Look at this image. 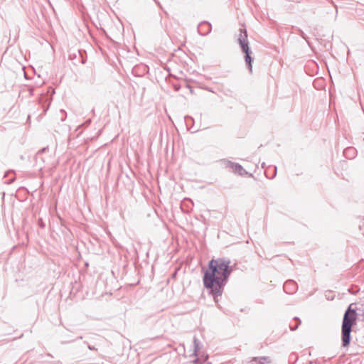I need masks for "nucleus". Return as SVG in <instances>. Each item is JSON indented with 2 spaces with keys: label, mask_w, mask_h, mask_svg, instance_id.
<instances>
[{
  "label": "nucleus",
  "mask_w": 364,
  "mask_h": 364,
  "mask_svg": "<svg viewBox=\"0 0 364 364\" xmlns=\"http://www.w3.org/2000/svg\"><path fill=\"white\" fill-rule=\"evenodd\" d=\"M88 348H89L90 350H95V348L94 346H90V345H89V346H88Z\"/></svg>",
  "instance_id": "f8f14e48"
},
{
  "label": "nucleus",
  "mask_w": 364,
  "mask_h": 364,
  "mask_svg": "<svg viewBox=\"0 0 364 364\" xmlns=\"http://www.w3.org/2000/svg\"><path fill=\"white\" fill-rule=\"evenodd\" d=\"M309 364H316V363H314V362H312V361H311V362L309 363Z\"/></svg>",
  "instance_id": "2eb2a0df"
},
{
  "label": "nucleus",
  "mask_w": 364,
  "mask_h": 364,
  "mask_svg": "<svg viewBox=\"0 0 364 364\" xmlns=\"http://www.w3.org/2000/svg\"><path fill=\"white\" fill-rule=\"evenodd\" d=\"M230 264V261L225 258L213 259L209 262L208 269L204 274V286L210 290L215 302L221 296L224 287L232 273Z\"/></svg>",
  "instance_id": "f257e3e1"
},
{
  "label": "nucleus",
  "mask_w": 364,
  "mask_h": 364,
  "mask_svg": "<svg viewBox=\"0 0 364 364\" xmlns=\"http://www.w3.org/2000/svg\"><path fill=\"white\" fill-rule=\"evenodd\" d=\"M356 151L354 148L353 147H348V148H346V149H344L343 151V154L345 155V156L346 157H353V156L355 155Z\"/></svg>",
  "instance_id": "6e6552de"
},
{
  "label": "nucleus",
  "mask_w": 364,
  "mask_h": 364,
  "mask_svg": "<svg viewBox=\"0 0 364 364\" xmlns=\"http://www.w3.org/2000/svg\"><path fill=\"white\" fill-rule=\"evenodd\" d=\"M252 363H256L257 364L270 363L272 360L269 356L255 357L251 360ZM254 364V363H252Z\"/></svg>",
  "instance_id": "0eeeda50"
},
{
  "label": "nucleus",
  "mask_w": 364,
  "mask_h": 364,
  "mask_svg": "<svg viewBox=\"0 0 364 364\" xmlns=\"http://www.w3.org/2000/svg\"><path fill=\"white\" fill-rule=\"evenodd\" d=\"M276 173H277V167L275 166L274 167V174L272 178H274L276 176Z\"/></svg>",
  "instance_id": "ddd939ff"
},
{
  "label": "nucleus",
  "mask_w": 364,
  "mask_h": 364,
  "mask_svg": "<svg viewBox=\"0 0 364 364\" xmlns=\"http://www.w3.org/2000/svg\"><path fill=\"white\" fill-rule=\"evenodd\" d=\"M211 24L208 22H203L200 23L198 27V33L200 35L205 36L208 34L211 31Z\"/></svg>",
  "instance_id": "39448f33"
},
{
  "label": "nucleus",
  "mask_w": 364,
  "mask_h": 364,
  "mask_svg": "<svg viewBox=\"0 0 364 364\" xmlns=\"http://www.w3.org/2000/svg\"><path fill=\"white\" fill-rule=\"evenodd\" d=\"M232 172L238 174L239 176H243L245 175H248L250 177H253L252 173H249L240 164L234 163L232 168Z\"/></svg>",
  "instance_id": "20e7f679"
},
{
  "label": "nucleus",
  "mask_w": 364,
  "mask_h": 364,
  "mask_svg": "<svg viewBox=\"0 0 364 364\" xmlns=\"http://www.w3.org/2000/svg\"><path fill=\"white\" fill-rule=\"evenodd\" d=\"M235 162H232L228 159H222L220 160V164L223 166H224L226 168H230L231 170L233 164Z\"/></svg>",
  "instance_id": "1a4fd4ad"
},
{
  "label": "nucleus",
  "mask_w": 364,
  "mask_h": 364,
  "mask_svg": "<svg viewBox=\"0 0 364 364\" xmlns=\"http://www.w3.org/2000/svg\"><path fill=\"white\" fill-rule=\"evenodd\" d=\"M193 343H194V353H196L198 350L199 349V342L198 341V339L194 337L193 338Z\"/></svg>",
  "instance_id": "9d476101"
},
{
  "label": "nucleus",
  "mask_w": 364,
  "mask_h": 364,
  "mask_svg": "<svg viewBox=\"0 0 364 364\" xmlns=\"http://www.w3.org/2000/svg\"><path fill=\"white\" fill-rule=\"evenodd\" d=\"M361 227H362V225L360 224L359 225V228L361 229Z\"/></svg>",
  "instance_id": "dca6fc26"
},
{
  "label": "nucleus",
  "mask_w": 364,
  "mask_h": 364,
  "mask_svg": "<svg viewBox=\"0 0 364 364\" xmlns=\"http://www.w3.org/2000/svg\"><path fill=\"white\" fill-rule=\"evenodd\" d=\"M296 284L294 281H287L284 284V290L288 294H292L296 290Z\"/></svg>",
  "instance_id": "423d86ee"
},
{
  "label": "nucleus",
  "mask_w": 364,
  "mask_h": 364,
  "mask_svg": "<svg viewBox=\"0 0 364 364\" xmlns=\"http://www.w3.org/2000/svg\"><path fill=\"white\" fill-rule=\"evenodd\" d=\"M238 43L240 46L242 51L245 53V60L247 65V68L250 73L252 71V58L251 57L252 50L249 47V42L247 41V33L245 29H240V35L237 38Z\"/></svg>",
  "instance_id": "7ed1b4c3"
},
{
  "label": "nucleus",
  "mask_w": 364,
  "mask_h": 364,
  "mask_svg": "<svg viewBox=\"0 0 364 364\" xmlns=\"http://www.w3.org/2000/svg\"><path fill=\"white\" fill-rule=\"evenodd\" d=\"M264 166H265V164H264V163H262V168H264Z\"/></svg>",
  "instance_id": "4468645a"
},
{
  "label": "nucleus",
  "mask_w": 364,
  "mask_h": 364,
  "mask_svg": "<svg viewBox=\"0 0 364 364\" xmlns=\"http://www.w3.org/2000/svg\"><path fill=\"white\" fill-rule=\"evenodd\" d=\"M294 319L297 321V324L295 326H290L291 331H295L297 329L299 325L301 323V320L298 317H295Z\"/></svg>",
  "instance_id": "9b49d317"
},
{
  "label": "nucleus",
  "mask_w": 364,
  "mask_h": 364,
  "mask_svg": "<svg viewBox=\"0 0 364 364\" xmlns=\"http://www.w3.org/2000/svg\"><path fill=\"white\" fill-rule=\"evenodd\" d=\"M351 306L352 304L346 311L342 321L341 339L343 347L350 344L352 327L356 323V312L355 309H351Z\"/></svg>",
  "instance_id": "f03ea898"
}]
</instances>
